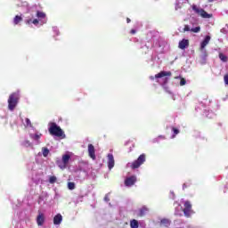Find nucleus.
<instances>
[{"label": "nucleus", "instance_id": "obj_1", "mask_svg": "<svg viewBox=\"0 0 228 228\" xmlns=\"http://www.w3.org/2000/svg\"><path fill=\"white\" fill-rule=\"evenodd\" d=\"M49 134L52 136H57V138H61L63 140L65 138V132L56 123H50V127L48 128Z\"/></svg>", "mask_w": 228, "mask_h": 228}, {"label": "nucleus", "instance_id": "obj_2", "mask_svg": "<svg viewBox=\"0 0 228 228\" xmlns=\"http://www.w3.org/2000/svg\"><path fill=\"white\" fill-rule=\"evenodd\" d=\"M19 93H12L10 94L8 99V110H10V111H13V110L17 108V104H19Z\"/></svg>", "mask_w": 228, "mask_h": 228}, {"label": "nucleus", "instance_id": "obj_3", "mask_svg": "<svg viewBox=\"0 0 228 228\" xmlns=\"http://www.w3.org/2000/svg\"><path fill=\"white\" fill-rule=\"evenodd\" d=\"M147 160V155L145 153L141 154L136 160L132 163H128V167L132 168V170H136V168H140L142 165Z\"/></svg>", "mask_w": 228, "mask_h": 228}, {"label": "nucleus", "instance_id": "obj_4", "mask_svg": "<svg viewBox=\"0 0 228 228\" xmlns=\"http://www.w3.org/2000/svg\"><path fill=\"white\" fill-rule=\"evenodd\" d=\"M191 8L193 12H195L197 15H200V17H201L202 19H212L213 17V14L208 13V12H206L204 9H200L195 4H192Z\"/></svg>", "mask_w": 228, "mask_h": 228}, {"label": "nucleus", "instance_id": "obj_5", "mask_svg": "<svg viewBox=\"0 0 228 228\" xmlns=\"http://www.w3.org/2000/svg\"><path fill=\"white\" fill-rule=\"evenodd\" d=\"M183 212L186 218H190L191 216L193 210L191 209V203L190 201L187 200L184 202V208L183 209Z\"/></svg>", "mask_w": 228, "mask_h": 228}, {"label": "nucleus", "instance_id": "obj_6", "mask_svg": "<svg viewBox=\"0 0 228 228\" xmlns=\"http://www.w3.org/2000/svg\"><path fill=\"white\" fill-rule=\"evenodd\" d=\"M108 158V168L109 170H111V168H113V167H115V158L113 157V154L109 153L107 155Z\"/></svg>", "mask_w": 228, "mask_h": 228}, {"label": "nucleus", "instance_id": "obj_7", "mask_svg": "<svg viewBox=\"0 0 228 228\" xmlns=\"http://www.w3.org/2000/svg\"><path fill=\"white\" fill-rule=\"evenodd\" d=\"M45 222V216L44 215V213L38 211V216L37 217V225L42 226L44 225V223Z\"/></svg>", "mask_w": 228, "mask_h": 228}, {"label": "nucleus", "instance_id": "obj_8", "mask_svg": "<svg viewBox=\"0 0 228 228\" xmlns=\"http://www.w3.org/2000/svg\"><path fill=\"white\" fill-rule=\"evenodd\" d=\"M88 154L91 159H95V147L94 144H88Z\"/></svg>", "mask_w": 228, "mask_h": 228}, {"label": "nucleus", "instance_id": "obj_9", "mask_svg": "<svg viewBox=\"0 0 228 228\" xmlns=\"http://www.w3.org/2000/svg\"><path fill=\"white\" fill-rule=\"evenodd\" d=\"M136 183V176H130L125 180V186H133Z\"/></svg>", "mask_w": 228, "mask_h": 228}, {"label": "nucleus", "instance_id": "obj_10", "mask_svg": "<svg viewBox=\"0 0 228 228\" xmlns=\"http://www.w3.org/2000/svg\"><path fill=\"white\" fill-rule=\"evenodd\" d=\"M210 41H211V37L206 36L204 40L200 44V51H204V49H206V45H208V44H209Z\"/></svg>", "mask_w": 228, "mask_h": 228}, {"label": "nucleus", "instance_id": "obj_11", "mask_svg": "<svg viewBox=\"0 0 228 228\" xmlns=\"http://www.w3.org/2000/svg\"><path fill=\"white\" fill-rule=\"evenodd\" d=\"M167 76L168 77H170V76H172V72H170V71H160L159 73L155 75V78L159 79V78L165 77Z\"/></svg>", "mask_w": 228, "mask_h": 228}, {"label": "nucleus", "instance_id": "obj_12", "mask_svg": "<svg viewBox=\"0 0 228 228\" xmlns=\"http://www.w3.org/2000/svg\"><path fill=\"white\" fill-rule=\"evenodd\" d=\"M190 45V41L188 39H183L179 42L178 47L179 49L184 50L186 47Z\"/></svg>", "mask_w": 228, "mask_h": 228}, {"label": "nucleus", "instance_id": "obj_13", "mask_svg": "<svg viewBox=\"0 0 228 228\" xmlns=\"http://www.w3.org/2000/svg\"><path fill=\"white\" fill-rule=\"evenodd\" d=\"M61 222H63V216H61V214H57L53 217V224L54 225H60V224H61Z\"/></svg>", "mask_w": 228, "mask_h": 228}, {"label": "nucleus", "instance_id": "obj_14", "mask_svg": "<svg viewBox=\"0 0 228 228\" xmlns=\"http://www.w3.org/2000/svg\"><path fill=\"white\" fill-rule=\"evenodd\" d=\"M172 224V222L169 219L163 218L160 220V225H163L164 227H168Z\"/></svg>", "mask_w": 228, "mask_h": 228}, {"label": "nucleus", "instance_id": "obj_15", "mask_svg": "<svg viewBox=\"0 0 228 228\" xmlns=\"http://www.w3.org/2000/svg\"><path fill=\"white\" fill-rule=\"evenodd\" d=\"M69 161H70V155L65 154L62 156V162L67 167L69 165Z\"/></svg>", "mask_w": 228, "mask_h": 228}, {"label": "nucleus", "instance_id": "obj_16", "mask_svg": "<svg viewBox=\"0 0 228 228\" xmlns=\"http://www.w3.org/2000/svg\"><path fill=\"white\" fill-rule=\"evenodd\" d=\"M20 22H22V15H16L13 19V24L17 26Z\"/></svg>", "mask_w": 228, "mask_h": 228}, {"label": "nucleus", "instance_id": "obj_17", "mask_svg": "<svg viewBox=\"0 0 228 228\" xmlns=\"http://www.w3.org/2000/svg\"><path fill=\"white\" fill-rule=\"evenodd\" d=\"M130 227H131V228H138V227H140V224H138V220H136V219H132V220L130 221Z\"/></svg>", "mask_w": 228, "mask_h": 228}, {"label": "nucleus", "instance_id": "obj_18", "mask_svg": "<svg viewBox=\"0 0 228 228\" xmlns=\"http://www.w3.org/2000/svg\"><path fill=\"white\" fill-rule=\"evenodd\" d=\"M57 166L59 167V168H61V170H65V168H67V166L65 165V163L63 162V160H58L56 162Z\"/></svg>", "mask_w": 228, "mask_h": 228}, {"label": "nucleus", "instance_id": "obj_19", "mask_svg": "<svg viewBox=\"0 0 228 228\" xmlns=\"http://www.w3.org/2000/svg\"><path fill=\"white\" fill-rule=\"evenodd\" d=\"M147 211H149V208H147L146 207H142L140 209L139 216H145V215H147Z\"/></svg>", "mask_w": 228, "mask_h": 228}, {"label": "nucleus", "instance_id": "obj_20", "mask_svg": "<svg viewBox=\"0 0 228 228\" xmlns=\"http://www.w3.org/2000/svg\"><path fill=\"white\" fill-rule=\"evenodd\" d=\"M46 15L45 12L37 11V19H45Z\"/></svg>", "mask_w": 228, "mask_h": 228}, {"label": "nucleus", "instance_id": "obj_21", "mask_svg": "<svg viewBox=\"0 0 228 228\" xmlns=\"http://www.w3.org/2000/svg\"><path fill=\"white\" fill-rule=\"evenodd\" d=\"M219 59L221 61H224V62L227 61L228 60L227 56L222 53H219Z\"/></svg>", "mask_w": 228, "mask_h": 228}, {"label": "nucleus", "instance_id": "obj_22", "mask_svg": "<svg viewBox=\"0 0 228 228\" xmlns=\"http://www.w3.org/2000/svg\"><path fill=\"white\" fill-rule=\"evenodd\" d=\"M40 136H42V134H32V135H30V138H32L33 140H36V141H38V140H40Z\"/></svg>", "mask_w": 228, "mask_h": 228}, {"label": "nucleus", "instance_id": "obj_23", "mask_svg": "<svg viewBox=\"0 0 228 228\" xmlns=\"http://www.w3.org/2000/svg\"><path fill=\"white\" fill-rule=\"evenodd\" d=\"M68 188L69 190H75L76 189V183L69 182L68 183Z\"/></svg>", "mask_w": 228, "mask_h": 228}, {"label": "nucleus", "instance_id": "obj_24", "mask_svg": "<svg viewBox=\"0 0 228 228\" xmlns=\"http://www.w3.org/2000/svg\"><path fill=\"white\" fill-rule=\"evenodd\" d=\"M43 156L44 158H47V156H49V149L43 148Z\"/></svg>", "mask_w": 228, "mask_h": 228}, {"label": "nucleus", "instance_id": "obj_25", "mask_svg": "<svg viewBox=\"0 0 228 228\" xmlns=\"http://www.w3.org/2000/svg\"><path fill=\"white\" fill-rule=\"evenodd\" d=\"M191 31L192 33H200V27H195L193 28H191Z\"/></svg>", "mask_w": 228, "mask_h": 228}, {"label": "nucleus", "instance_id": "obj_26", "mask_svg": "<svg viewBox=\"0 0 228 228\" xmlns=\"http://www.w3.org/2000/svg\"><path fill=\"white\" fill-rule=\"evenodd\" d=\"M25 122H26V126L27 127H33V125L31 124V120H29V118H26L25 119Z\"/></svg>", "mask_w": 228, "mask_h": 228}, {"label": "nucleus", "instance_id": "obj_27", "mask_svg": "<svg viewBox=\"0 0 228 228\" xmlns=\"http://www.w3.org/2000/svg\"><path fill=\"white\" fill-rule=\"evenodd\" d=\"M172 131L174 133L172 138H175L176 134H179V129H177L175 127H172Z\"/></svg>", "mask_w": 228, "mask_h": 228}, {"label": "nucleus", "instance_id": "obj_28", "mask_svg": "<svg viewBox=\"0 0 228 228\" xmlns=\"http://www.w3.org/2000/svg\"><path fill=\"white\" fill-rule=\"evenodd\" d=\"M49 183H51V184H54V183H56V176H51L49 178Z\"/></svg>", "mask_w": 228, "mask_h": 228}, {"label": "nucleus", "instance_id": "obj_29", "mask_svg": "<svg viewBox=\"0 0 228 228\" xmlns=\"http://www.w3.org/2000/svg\"><path fill=\"white\" fill-rule=\"evenodd\" d=\"M184 85H186V79L182 77L180 80V86H184Z\"/></svg>", "mask_w": 228, "mask_h": 228}, {"label": "nucleus", "instance_id": "obj_30", "mask_svg": "<svg viewBox=\"0 0 228 228\" xmlns=\"http://www.w3.org/2000/svg\"><path fill=\"white\" fill-rule=\"evenodd\" d=\"M186 31H191V28H190V26L185 25L183 28V33H186Z\"/></svg>", "mask_w": 228, "mask_h": 228}, {"label": "nucleus", "instance_id": "obj_31", "mask_svg": "<svg viewBox=\"0 0 228 228\" xmlns=\"http://www.w3.org/2000/svg\"><path fill=\"white\" fill-rule=\"evenodd\" d=\"M24 145L26 146V147H31V142H29V141H25L24 142Z\"/></svg>", "mask_w": 228, "mask_h": 228}, {"label": "nucleus", "instance_id": "obj_32", "mask_svg": "<svg viewBox=\"0 0 228 228\" xmlns=\"http://www.w3.org/2000/svg\"><path fill=\"white\" fill-rule=\"evenodd\" d=\"M224 80L225 85H228V74L224 75Z\"/></svg>", "mask_w": 228, "mask_h": 228}, {"label": "nucleus", "instance_id": "obj_33", "mask_svg": "<svg viewBox=\"0 0 228 228\" xmlns=\"http://www.w3.org/2000/svg\"><path fill=\"white\" fill-rule=\"evenodd\" d=\"M25 22H26V24H28V26H29L30 24H33V20H32L31 19H28V20H25Z\"/></svg>", "mask_w": 228, "mask_h": 228}, {"label": "nucleus", "instance_id": "obj_34", "mask_svg": "<svg viewBox=\"0 0 228 228\" xmlns=\"http://www.w3.org/2000/svg\"><path fill=\"white\" fill-rule=\"evenodd\" d=\"M32 24H35V26H37V24H38V20L35 19L34 20H32Z\"/></svg>", "mask_w": 228, "mask_h": 228}, {"label": "nucleus", "instance_id": "obj_35", "mask_svg": "<svg viewBox=\"0 0 228 228\" xmlns=\"http://www.w3.org/2000/svg\"><path fill=\"white\" fill-rule=\"evenodd\" d=\"M188 186H190V185H188L187 183H183V190H186V188H188Z\"/></svg>", "mask_w": 228, "mask_h": 228}, {"label": "nucleus", "instance_id": "obj_36", "mask_svg": "<svg viewBox=\"0 0 228 228\" xmlns=\"http://www.w3.org/2000/svg\"><path fill=\"white\" fill-rule=\"evenodd\" d=\"M130 33H131V35H135L136 34V30L135 29H131Z\"/></svg>", "mask_w": 228, "mask_h": 228}, {"label": "nucleus", "instance_id": "obj_37", "mask_svg": "<svg viewBox=\"0 0 228 228\" xmlns=\"http://www.w3.org/2000/svg\"><path fill=\"white\" fill-rule=\"evenodd\" d=\"M126 22H127V24H129V22H131V19L126 18Z\"/></svg>", "mask_w": 228, "mask_h": 228}, {"label": "nucleus", "instance_id": "obj_38", "mask_svg": "<svg viewBox=\"0 0 228 228\" xmlns=\"http://www.w3.org/2000/svg\"><path fill=\"white\" fill-rule=\"evenodd\" d=\"M213 1H215V0H208V3H213Z\"/></svg>", "mask_w": 228, "mask_h": 228}, {"label": "nucleus", "instance_id": "obj_39", "mask_svg": "<svg viewBox=\"0 0 228 228\" xmlns=\"http://www.w3.org/2000/svg\"><path fill=\"white\" fill-rule=\"evenodd\" d=\"M159 138H165V136H163V135H160V136H159Z\"/></svg>", "mask_w": 228, "mask_h": 228}, {"label": "nucleus", "instance_id": "obj_40", "mask_svg": "<svg viewBox=\"0 0 228 228\" xmlns=\"http://www.w3.org/2000/svg\"><path fill=\"white\" fill-rule=\"evenodd\" d=\"M104 199H105V200H108V197H105Z\"/></svg>", "mask_w": 228, "mask_h": 228}, {"label": "nucleus", "instance_id": "obj_41", "mask_svg": "<svg viewBox=\"0 0 228 228\" xmlns=\"http://www.w3.org/2000/svg\"><path fill=\"white\" fill-rule=\"evenodd\" d=\"M151 79H154V77H151Z\"/></svg>", "mask_w": 228, "mask_h": 228}]
</instances>
